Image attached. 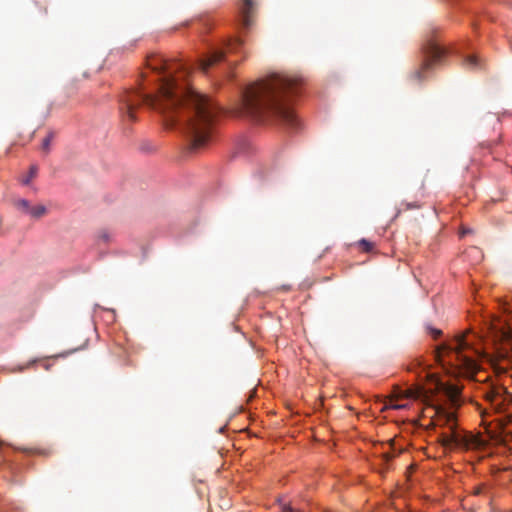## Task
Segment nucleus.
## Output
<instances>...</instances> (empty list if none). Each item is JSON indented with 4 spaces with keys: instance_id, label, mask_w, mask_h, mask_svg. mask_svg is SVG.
Here are the masks:
<instances>
[{
    "instance_id": "f257e3e1",
    "label": "nucleus",
    "mask_w": 512,
    "mask_h": 512,
    "mask_svg": "<svg viewBox=\"0 0 512 512\" xmlns=\"http://www.w3.org/2000/svg\"><path fill=\"white\" fill-rule=\"evenodd\" d=\"M178 67L180 71L176 78L162 57V127L177 125L189 138L191 148L198 150L211 139L218 108L207 96L193 90L186 91L178 83L188 74L182 64Z\"/></svg>"
},
{
    "instance_id": "f03ea898",
    "label": "nucleus",
    "mask_w": 512,
    "mask_h": 512,
    "mask_svg": "<svg viewBox=\"0 0 512 512\" xmlns=\"http://www.w3.org/2000/svg\"><path fill=\"white\" fill-rule=\"evenodd\" d=\"M302 81L284 74H272L249 85L242 92L241 114L258 123H282L297 128L298 120L289 105Z\"/></svg>"
},
{
    "instance_id": "7ed1b4c3",
    "label": "nucleus",
    "mask_w": 512,
    "mask_h": 512,
    "mask_svg": "<svg viewBox=\"0 0 512 512\" xmlns=\"http://www.w3.org/2000/svg\"><path fill=\"white\" fill-rule=\"evenodd\" d=\"M467 350L476 351L466 341L465 335H457L450 341L438 345L435 350V358L443 366H450L455 372L471 376L478 370V364L473 356L466 354Z\"/></svg>"
},
{
    "instance_id": "20e7f679",
    "label": "nucleus",
    "mask_w": 512,
    "mask_h": 512,
    "mask_svg": "<svg viewBox=\"0 0 512 512\" xmlns=\"http://www.w3.org/2000/svg\"><path fill=\"white\" fill-rule=\"evenodd\" d=\"M433 424L435 427H446L449 430V432L440 433L438 437L439 443L445 449L474 450L485 446V441L480 435L458 429L454 412L438 408Z\"/></svg>"
},
{
    "instance_id": "39448f33",
    "label": "nucleus",
    "mask_w": 512,
    "mask_h": 512,
    "mask_svg": "<svg viewBox=\"0 0 512 512\" xmlns=\"http://www.w3.org/2000/svg\"><path fill=\"white\" fill-rule=\"evenodd\" d=\"M151 109H157V95L152 92H146L142 87L139 91H127L120 98L119 111L124 122L136 121V110L141 105Z\"/></svg>"
},
{
    "instance_id": "423d86ee",
    "label": "nucleus",
    "mask_w": 512,
    "mask_h": 512,
    "mask_svg": "<svg viewBox=\"0 0 512 512\" xmlns=\"http://www.w3.org/2000/svg\"><path fill=\"white\" fill-rule=\"evenodd\" d=\"M424 59L419 68H417L411 77L417 82H422L426 78V73L436 64L442 61L446 54V49L437 41H429L423 48Z\"/></svg>"
},
{
    "instance_id": "0eeeda50",
    "label": "nucleus",
    "mask_w": 512,
    "mask_h": 512,
    "mask_svg": "<svg viewBox=\"0 0 512 512\" xmlns=\"http://www.w3.org/2000/svg\"><path fill=\"white\" fill-rule=\"evenodd\" d=\"M508 391L504 386L494 385L489 388L485 393V399L489 401L497 410H501L504 406V402Z\"/></svg>"
},
{
    "instance_id": "6e6552de",
    "label": "nucleus",
    "mask_w": 512,
    "mask_h": 512,
    "mask_svg": "<svg viewBox=\"0 0 512 512\" xmlns=\"http://www.w3.org/2000/svg\"><path fill=\"white\" fill-rule=\"evenodd\" d=\"M226 51L214 50L206 58L199 61V68L202 72L207 73L209 68L220 63L225 58Z\"/></svg>"
},
{
    "instance_id": "1a4fd4ad",
    "label": "nucleus",
    "mask_w": 512,
    "mask_h": 512,
    "mask_svg": "<svg viewBox=\"0 0 512 512\" xmlns=\"http://www.w3.org/2000/svg\"><path fill=\"white\" fill-rule=\"evenodd\" d=\"M254 1L253 0H242V4L240 6V14L242 25L245 28H248L252 24V14L254 11Z\"/></svg>"
},
{
    "instance_id": "9d476101",
    "label": "nucleus",
    "mask_w": 512,
    "mask_h": 512,
    "mask_svg": "<svg viewBox=\"0 0 512 512\" xmlns=\"http://www.w3.org/2000/svg\"><path fill=\"white\" fill-rule=\"evenodd\" d=\"M423 395V388L420 386L408 388L406 390H397L394 393L393 399H419Z\"/></svg>"
},
{
    "instance_id": "9b49d317",
    "label": "nucleus",
    "mask_w": 512,
    "mask_h": 512,
    "mask_svg": "<svg viewBox=\"0 0 512 512\" xmlns=\"http://www.w3.org/2000/svg\"><path fill=\"white\" fill-rule=\"evenodd\" d=\"M446 394L451 404L456 407L459 406L460 390L457 387L451 386L446 389Z\"/></svg>"
},
{
    "instance_id": "f8f14e48",
    "label": "nucleus",
    "mask_w": 512,
    "mask_h": 512,
    "mask_svg": "<svg viewBox=\"0 0 512 512\" xmlns=\"http://www.w3.org/2000/svg\"><path fill=\"white\" fill-rule=\"evenodd\" d=\"M14 206L22 213L24 214H28L30 213V210H31V204L28 200L26 199H17L14 201Z\"/></svg>"
},
{
    "instance_id": "ddd939ff",
    "label": "nucleus",
    "mask_w": 512,
    "mask_h": 512,
    "mask_svg": "<svg viewBox=\"0 0 512 512\" xmlns=\"http://www.w3.org/2000/svg\"><path fill=\"white\" fill-rule=\"evenodd\" d=\"M46 213H47V208L44 205H36V206H31L29 215L32 218L39 219V218L43 217L44 215H46Z\"/></svg>"
},
{
    "instance_id": "4468645a",
    "label": "nucleus",
    "mask_w": 512,
    "mask_h": 512,
    "mask_svg": "<svg viewBox=\"0 0 512 512\" xmlns=\"http://www.w3.org/2000/svg\"><path fill=\"white\" fill-rule=\"evenodd\" d=\"M55 137V133L53 131H50L48 135L45 137V139L42 142L41 149L44 153L50 152L51 143Z\"/></svg>"
},
{
    "instance_id": "2eb2a0df",
    "label": "nucleus",
    "mask_w": 512,
    "mask_h": 512,
    "mask_svg": "<svg viewBox=\"0 0 512 512\" xmlns=\"http://www.w3.org/2000/svg\"><path fill=\"white\" fill-rule=\"evenodd\" d=\"M243 42L240 39L230 40L227 44V51L230 53H238L242 48Z\"/></svg>"
},
{
    "instance_id": "dca6fc26",
    "label": "nucleus",
    "mask_w": 512,
    "mask_h": 512,
    "mask_svg": "<svg viewBox=\"0 0 512 512\" xmlns=\"http://www.w3.org/2000/svg\"><path fill=\"white\" fill-rule=\"evenodd\" d=\"M420 204L417 202V201H414V202H402L400 204V207L398 209V213L397 215L401 212V211H407V210H410V209H418L420 208Z\"/></svg>"
},
{
    "instance_id": "f3484780",
    "label": "nucleus",
    "mask_w": 512,
    "mask_h": 512,
    "mask_svg": "<svg viewBox=\"0 0 512 512\" xmlns=\"http://www.w3.org/2000/svg\"><path fill=\"white\" fill-rule=\"evenodd\" d=\"M37 172L38 167L36 165H32L29 169L28 175L25 178H23L22 183L24 185H28L31 182V180L37 175Z\"/></svg>"
},
{
    "instance_id": "a211bd4d",
    "label": "nucleus",
    "mask_w": 512,
    "mask_h": 512,
    "mask_svg": "<svg viewBox=\"0 0 512 512\" xmlns=\"http://www.w3.org/2000/svg\"><path fill=\"white\" fill-rule=\"evenodd\" d=\"M465 65L471 69L478 67V58L474 55L468 56L465 60Z\"/></svg>"
},
{
    "instance_id": "6ab92c4d",
    "label": "nucleus",
    "mask_w": 512,
    "mask_h": 512,
    "mask_svg": "<svg viewBox=\"0 0 512 512\" xmlns=\"http://www.w3.org/2000/svg\"><path fill=\"white\" fill-rule=\"evenodd\" d=\"M426 330L434 339H438L442 335V331L440 329L433 328L430 325L426 326Z\"/></svg>"
},
{
    "instance_id": "aec40b11",
    "label": "nucleus",
    "mask_w": 512,
    "mask_h": 512,
    "mask_svg": "<svg viewBox=\"0 0 512 512\" xmlns=\"http://www.w3.org/2000/svg\"><path fill=\"white\" fill-rule=\"evenodd\" d=\"M359 246L366 252H369L373 249V244L366 239H361L359 241Z\"/></svg>"
},
{
    "instance_id": "412c9836",
    "label": "nucleus",
    "mask_w": 512,
    "mask_h": 512,
    "mask_svg": "<svg viewBox=\"0 0 512 512\" xmlns=\"http://www.w3.org/2000/svg\"><path fill=\"white\" fill-rule=\"evenodd\" d=\"M420 366L421 362L418 359H415L407 366V370L413 372Z\"/></svg>"
},
{
    "instance_id": "4be33fe9",
    "label": "nucleus",
    "mask_w": 512,
    "mask_h": 512,
    "mask_svg": "<svg viewBox=\"0 0 512 512\" xmlns=\"http://www.w3.org/2000/svg\"><path fill=\"white\" fill-rule=\"evenodd\" d=\"M99 239L105 243L110 241V234L107 231H101L98 235Z\"/></svg>"
},
{
    "instance_id": "5701e85b",
    "label": "nucleus",
    "mask_w": 512,
    "mask_h": 512,
    "mask_svg": "<svg viewBox=\"0 0 512 512\" xmlns=\"http://www.w3.org/2000/svg\"><path fill=\"white\" fill-rule=\"evenodd\" d=\"M389 407L392 409H395V410H400V409H405L407 407V404L393 403L391 400Z\"/></svg>"
},
{
    "instance_id": "b1692460",
    "label": "nucleus",
    "mask_w": 512,
    "mask_h": 512,
    "mask_svg": "<svg viewBox=\"0 0 512 512\" xmlns=\"http://www.w3.org/2000/svg\"><path fill=\"white\" fill-rule=\"evenodd\" d=\"M382 456H383V460H384L385 463H388L392 459V457H393L389 453H384Z\"/></svg>"
},
{
    "instance_id": "393cba45",
    "label": "nucleus",
    "mask_w": 512,
    "mask_h": 512,
    "mask_svg": "<svg viewBox=\"0 0 512 512\" xmlns=\"http://www.w3.org/2000/svg\"><path fill=\"white\" fill-rule=\"evenodd\" d=\"M282 512H293V509L290 506L284 504L282 506Z\"/></svg>"
},
{
    "instance_id": "a878e982",
    "label": "nucleus",
    "mask_w": 512,
    "mask_h": 512,
    "mask_svg": "<svg viewBox=\"0 0 512 512\" xmlns=\"http://www.w3.org/2000/svg\"><path fill=\"white\" fill-rule=\"evenodd\" d=\"M480 493H481V488H477V489L475 490V494H480Z\"/></svg>"
}]
</instances>
